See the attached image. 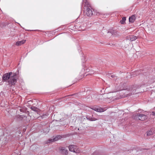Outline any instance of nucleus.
I'll return each instance as SVG.
<instances>
[{
  "label": "nucleus",
  "mask_w": 155,
  "mask_h": 155,
  "mask_svg": "<svg viewBox=\"0 0 155 155\" xmlns=\"http://www.w3.org/2000/svg\"><path fill=\"white\" fill-rule=\"evenodd\" d=\"M110 77L111 78H114V77H115V75H111L110 76Z\"/></svg>",
  "instance_id": "19"
},
{
  "label": "nucleus",
  "mask_w": 155,
  "mask_h": 155,
  "mask_svg": "<svg viewBox=\"0 0 155 155\" xmlns=\"http://www.w3.org/2000/svg\"><path fill=\"white\" fill-rule=\"evenodd\" d=\"M86 118L87 120H88L91 121H94L97 120V119H96L94 117H93L92 116L91 117L87 116L86 117Z\"/></svg>",
  "instance_id": "8"
},
{
  "label": "nucleus",
  "mask_w": 155,
  "mask_h": 155,
  "mask_svg": "<svg viewBox=\"0 0 155 155\" xmlns=\"http://www.w3.org/2000/svg\"><path fill=\"white\" fill-rule=\"evenodd\" d=\"M2 79L5 81L8 80V83L9 84L14 85L17 82L18 75L16 73L12 72L8 73L3 75Z\"/></svg>",
  "instance_id": "1"
},
{
  "label": "nucleus",
  "mask_w": 155,
  "mask_h": 155,
  "mask_svg": "<svg viewBox=\"0 0 155 155\" xmlns=\"http://www.w3.org/2000/svg\"><path fill=\"white\" fill-rule=\"evenodd\" d=\"M137 116L139 120H144L147 118V116L143 114H138Z\"/></svg>",
  "instance_id": "6"
},
{
  "label": "nucleus",
  "mask_w": 155,
  "mask_h": 155,
  "mask_svg": "<svg viewBox=\"0 0 155 155\" xmlns=\"http://www.w3.org/2000/svg\"><path fill=\"white\" fill-rule=\"evenodd\" d=\"M62 137V136L61 135H59L56 136L54 138L49 139L47 142V143H50L54 141H56L58 139H61Z\"/></svg>",
  "instance_id": "4"
},
{
  "label": "nucleus",
  "mask_w": 155,
  "mask_h": 155,
  "mask_svg": "<svg viewBox=\"0 0 155 155\" xmlns=\"http://www.w3.org/2000/svg\"><path fill=\"white\" fill-rule=\"evenodd\" d=\"M152 113L153 115L155 116V112H153Z\"/></svg>",
  "instance_id": "20"
},
{
  "label": "nucleus",
  "mask_w": 155,
  "mask_h": 155,
  "mask_svg": "<svg viewBox=\"0 0 155 155\" xmlns=\"http://www.w3.org/2000/svg\"><path fill=\"white\" fill-rule=\"evenodd\" d=\"M83 4H84V15L88 16H91L93 14L91 7L87 0H82Z\"/></svg>",
  "instance_id": "2"
},
{
  "label": "nucleus",
  "mask_w": 155,
  "mask_h": 155,
  "mask_svg": "<svg viewBox=\"0 0 155 155\" xmlns=\"http://www.w3.org/2000/svg\"><path fill=\"white\" fill-rule=\"evenodd\" d=\"M19 110L21 112H25L26 111V109L25 107H20Z\"/></svg>",
  "instance_id": "16"
},
{
  "label": "nucleus",
  "mask_w": 155,
  "mask_h": 155,
  "mask_svg": "<svg viewBox=\"0 0 155 155\" xmlns=\"http://www.w3.org/2000/svg\"><path fill=\"white\" fill-rule=\"evenodd\" d=\"M135 19V16L134 15H132L129 18V21L130 22L133 23Z\"/></svg>",
  "instance_id": "9"
},
{
  "label": "nucleus",
  "mask_w": 155,
  "mask_h": 155,
  "mask_svg": "<svg viewBox=\"0 0 155 155\" xmlns=\"http://www.w3.org/2000/svg\"><path fill=\"white\" fill-rule=\"evenodd\" d=\"M108 33H110L113 36H116L117 34V31L115 30L112 31L110 32H108Z\"/></svg>",
  "instance_id": "11"
},
{
  "label": "nucleus",
  "mask_w": 155,
  "mask_h": 155,
  "mask_svg": "<svg viewBox=\"0 0 155 155\" xmlns=\"http://www.w3.org/2000/svg\"><path fill=\"white\" fill-rule=\"evenodd\" d=\"M95 111L98 112H102L104 111L103 109L102 108H98L97 107L95 110Z\"/></svg>",
  "instance_id": "15"
},
{
  "label": "nucleus",
  "mask_w": 155,
  "mask_h": 155,
  "mask_svg": "<svg viewBox=\"0 0 155 155\" xmlns=\"http://www.w3.org/2000/svg\"><path fill=\"white\" fill-rule=\"evenodd\" d=\"M25 42V40H23L21 41H17L16 43V45H17L19 46L21 45L22 44H24Z\"/></svg>",
  "instance_id": "10"
},
{
  "label": "nucleus",
  "mask_w": 155,
  "mask_h": 155,
  "mask_svg": "<svg viewBox=\"0 0 155 155\" xmlns=\"http://www.w3.org/2000/svg\"><path fill=\"white\" fill-rule=\"evenodd\" d=\"M69 149L70 151L75 153H78L80 151L78 150V147L74 145H71L69 147Z\"/></svg>",
  "instance_id": "3"
},
{
  "label": "nucleus",
  "mask_w": 155,
  "mask_h": 155,
  "mask_svg": "<svg viewBox=\"0 0 155 155\" xmlns=\"http://www.w3.org/2000/svg\"><path fill=\"white\" fill-rule=\"evenodd\" d=\"M64 120H65V119H60V121H62Z\"/></svg>",
  "instance_id": "21"
},
{
  "label": "nucleus",
  "mask_w": 155,
  "mask_h": 155,
  "mask_svg": "<svg viewBox=\"0 0 155 155\" xmlns=\"http://www.w3.org/2000/svg\"><path fill=\"white\" fill-rule=\"evenodd\" d=\"M33 147V146H32L31 147V148L32 147Z\"/></svg>",
  "instance_id": "22"
},
{
  "label": "nucleus",
  "mask_w": 155,
  "mask_h": 155,
  "mask_svg": "<svg viewBox=\"0 0 155 155\" xmlns=\"http://www.w3.org/2000/svg\"><path fill=\"white\" fill-rule=\"evenodd\" d=\"M85 29V28H84V29H83V30H84Z\"/></svg>",
  "instance_id": "23"
},
{
  "label": "nucleus",
  "mask_w": 155,
  "mask_h": 155,
  "mask_svg": "<svg viewBox=\"0 0 155 155\" xmlns=\"http://www.w3.org/2000/svg\"><path fill=\"white\" fill-rule=\"evenodd\" d=\"M61 151L63 154H67L68 153V151L65 149L64 147L61 148Z\"/></svg>",
  "instance_id": "7"
},
{
  "label": "nucleus",
  "mask_w": 155,
  "mask_h": 155,
  "mask_svg": "<svg viewBox=\"0 0 155 155\" xmlns=\"http://www.w3.org/2000/svg\"><path fill=\"white\" fill-rule=\"evenodd\" d=\"M139 87L137 85H134L131 86L130 88H129V91L130 92V94L129 95H131L132 94H134L135 93H137L136 92V90L137 88H139Z\"/></svg>",
  "instance_id": "5"
},
{
  "label": "nucleus",
  "mask_w": 155,
  "mask_h": 155,
  "mask_svg": "<svg viewBox=\"0 0 155 155\" xmlns=\"http://www.w3.org/2000/svg\"><path fill=\"white\" fill-rule=\"evenodd\" d=\"M126 20V18L125 17H123L122 19L120 21L121 24H123L125 22V21Z\"/></svg>",
  "instance_id": "14"
},
{
  "label": "nucleus",
  "mask_w": 155,
  "mask_h": 155,
  "mask_svg": "<svg viewBox=\"0 0 155 155\" xmlns=\"http://www.w3.org/2000/svg\"><path fill=\"white\" fill-rule=\"evenodd\" d=\"M130 39L131 41H133L136 40L137 39V37L133 35L130 36Z\"/></svg>",
  "instance_id": "12"
},
{
  "label": "nucleus",
  "mask_w": 155,
  "mask_h": 155,
  "mask_svg": "<svg viewBox=\"0 0 155 155\" xmlns=\"http://www.w3.org/2000/svg\"><path fill=\"white\" fill-rule=\"evenodd\" d=\"M96 107H93L92 108H91V109L95 111V110H96Z\"/></svg>",
  "instance_id": "18"
},
{
  "label": "nucleus",
  "mask_w": 155,
  "mask_h": 155,
  "mask_svg": "<svg viewBox=\"0 0 155 155\" xmlns=\"http://www.w3.org/2000/svg\"><path fill=\"white\" fill-rule=\"evenodd\" d=\"M31 109L34 111H37V109L35 107H31Z\"/></svg>",
  "instance_id": "17"
},
{
  "label": "nucleus",
  "mask_w": 155,
  "mask_h": 155,
  "mask_svg": "<svg viewBox=\"0 0 155 155\" xmlns=\"http://www.w3.org/2000/svg\"><path fill=\"white\" fill-rule=\"evenodd\" d=\"M153 131L152 130H150L148 131L147 132V135L148 136H150L153 134Z\"/></svg>",
  "instance_id": "13"
}]
</instances>
